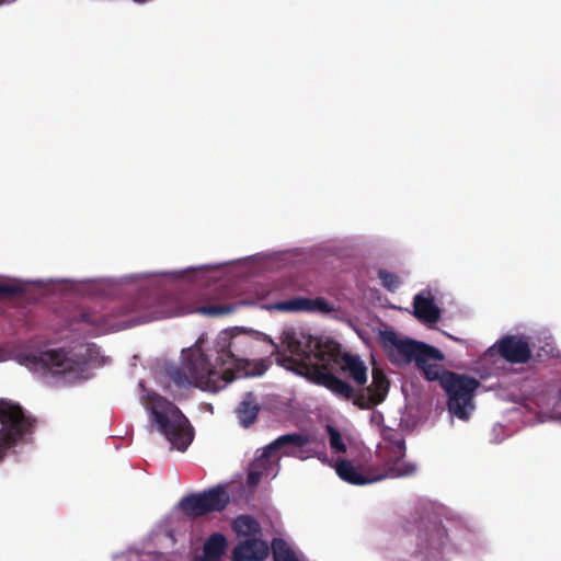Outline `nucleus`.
<instances>
[{"instance_id":"nucleus-1","label":"nucleus","mask_w":561,"mask_h":561,"mask_svg":"<svg viewBox=\"0 0 561 561\" xmlns=\"http://www.w3.org/2000/svg\"><path fill=\"white\" fill-rule=\"evenodd\" d=\"M278 288L276 283L255 284L242 291L238 299L222 302L234 298V295L226 285H218L202 293L203 305H183L176 296L141 298L118 313L108 316L94 312L84 313L82 321L92 327L93 333L105 334L140 323L188 313H199L211 318L230 316L247 307H257L268 312L279 313L316 312L327 314L335 310L334 305L322 297L297 296L287 300L270 302L271 298L277 296Z\"/></svg>"},{"instance_id":"nucleus-2","label":"nucleus","mask_w":561,"mask_h":561,"mask_svg":"<svg viewBox=\"0 0 561 561\" xmlns=\"http://www.w3.org/2000/svg\"><path fill=\"white\" fill-rule=\"evenodd\" d=\"M283 341L286 343L290 356H280L278 362L286 369L306 376L323 385L335 396L342 399L354 398V403L367 409L382 402L389 390V381L382 371L374 368L371 385L354 397L348 383L335 377L342 371L357 386H364L368 379V368L358 355L342 354L340 345L329 337H313L302 331L285 329Z\"/></svg>"},{"instance_id":"nucleus-3","label":"nucleus","mask_w":561,"mask_h":561,"mask_svg":"<svg viewBox=\"0 0 561 561\" xmlns=\"http://www.w3.org/2000/svg\"><path fill=\"white\" fill-rule=\"evenodd\" d=\"M165 374L176 386L193 387L211 393L219 392L233 381L231 371L217 363L213 342L204 339H198L190 347L183 348L180 365H168Z\"/></svg>"},{"instance_id":"nucleus-4","label":"nucleus","mask_w":561,"mask_h":561,"mask_svg":"<svg viewBox=\"0 0 561 561\" xmlns=\"http://www.w3.org/2000/svg\"><path fill=\"white\" fill-rule=\"evenodd\" d=\"M280 341L284 351L280 352L279 345L267 334L253 330L247 327H232L221 330L213 340V347L217 354V363L224 365L231 371L233 380L243 377L261 376L267 367L264 362L249 360L245 356L252 352L254 342L268 343L272 347V353L277 354L276 362L280 356H290L286 343ZM283 367H285L283 365Z\"/></svg>"},{"instance_id":"nucleus-5","label":"nucleus","mask_w":561,"mask_h":561,"mask_svg":"<svg viewBox=\"0 0 561 561\" xmlns=\"http://www.w3.org/2000/svg\"><path fill=\"white\" fill-rule=\"evenodd\" d=\"M95 344H80L75 350H35L19 357L21 364L42 373L60 376L66 382L89 377L88 368L101 367L107 363Z\"/></svg>"},{"instance_id":"nucleus-6","label":"nucleus","mask_w":561,"mask_h":561,"mask_svg":"<svg viewBox=\"0 0 561 561\" xmlns=\"http://www.w3.org/2000/svg\"><path fill=\"white\" fill-rule=\"evenodd\" d=\"M323 463L335 468L336 474L344 481L364 485L381 479H394L415 472L414 463L405 458H319Z\"/></svg>"},{"instance_id":"nucleus-7","label":"nucleus","mask_w":561,"mask_h":561,"mask_svg":"<svg viewBox=\"0 0 561 561\" xmlns=\"http://www.w3.org/2000/svg\"><path fill=\"white\" fill-rule=\"evenodd\" d=\"M423 363L415 365L422 370L425 378L430 381L439 380L442 387L448 394V410L453 416L459 420H467L474 410L473 397L479 387V381L466 375H458L445 370L439 364L445 359L440 352V357H424Z\"/></svg>"},{"instance_id":"nucleus-8","label":"nucleus","mask_w":561,"mask_h":561,"mask_svg":"<svg viewBox=\"0 0 561 561\" xmlns=\"http://www.w3.org/2000/svg\"><path fill=\"white\" fill-rule=\"evenodd\" d=\"M141 400L148 411L150 427L162 434L173 450L184 453L194 437L193 428L184 414L157 393L149 392Z\"/></svg>"},{"instance_id":"nucleus-9","label":"nucleus","mask_w":561,"mask_h":561,"mask_svg":"<svg viewBox=\"0 0 561 561\" xmlns=\"http://www.w3.org/2000/svg\"><path fill=\"white\" fill-rule=\"evenodd\" d=\"M531 356L529 339L523 334L505 335L491 345L476 364L482 377L490 376L500 368L502 359L524 364Z\"/></svg>"},{"instance_id":"nucleus-10","label":"nucleus","mask_w":561,"mask_h":561,"mask_svg":"<svg viewBox=\"0 0 561 561\" xmlns=\"http://www.w3.org/2000/svg\"><path fill=\"white\" fill-rule=\"evenodd\" d=\"M377 341L387 353L391 363L401 366L410 363H423L424 357H440V351L434 346L419 342L392 330H382L377 335Z\"/></svg>"},{"instance_id":"nucleus-11","label":"nucleus","mask_w":561,"mask_h":561,"mask_svg":"<svg viewBox=\"0 0 561 561\" xmlns=\"http://www.w3.org/2000/svg\"><path fill=\"white\" fill-rule=\"evenodd\" d=\"M27 421L20 405L0 400V456L15 454L24 442Z\"/></svg>"},{"instance_id":"nucleus-12","label":"nucleus","mask_w":561,"mask_h":561,"mask_svg":"<svg viewBox=\"0 0 561 561\" xmlns=\"http://www.w3.org/2000/svg\"><path fill=\"white\" fill-rule=\"evenodd\" d=\"M229 502L230 495L225 486L216 485L203 492L183 496L178 506L186 517L195 519L224 511Z\"/></svg>"},{"instance_id":"nucleus-13","label":"nucleus","mask_w":561,"mask_h":561,"mask_svg":"<svg viewBox=\"0 0 561 561\" xmlns=\"http://www.w3.org/2000/svg\"><path fill=\"white\" fill-rule=\"evenodd\" d=\"M307 436L299 433L285 434L256 450V456H273L304 453Z\"/></svg>"},{"instance_id":"nucleus-14","label":"nucleus","mask_w":561,"mask_h":561,"mask_svg":"<svg viewBox=\"0 0 561 561\" xmlns=\"http://www.w3.org/2000/svg\"><path fill=\"white\" fill-rule=\"evenodd\" d=\"M413 311L419 321L427 327L434 325L440 318V309L434 301L430 289H424L413 298Z\"/></svg>"},{"instance_id":"nucleus-15","label":"nucleus","mask_w":561,"mask_h":561,"mask_svg":"<svg viewBox=\"0 0 561 561\" xmlns=\"http://www.w3.org/2000/svg\"><path fill=\"white\" fill-rule=\"evenodd\" d=\"M523 409L534 414V417H527L528 422L554 421L561 424V397L554 400L552 409L549 408V402L543 397L529 400L523 405Z\"/></svg>"},{"instance_id":"nucleus-16","label":"nucleus","mask_w":561,"mask_h":561,"mask_svg":"<svg viewBox=\"0 0 561 561\" xmlns=\"http://www.w3.org/2000/svg\"><path fill=\"white\" fill-rule=\"evenodd\" d=\"M270 553L267 543L259 538L240 541L231 551V561H263Z\"/></svg>"},{"instance_id":"nucleus-17","label":"nucleus","mask_w":561,"mask_h":561,"mask_svg":"<svg viewBox=\"0 0 561 561\" xmlns=\"http://www.w3.org/2000/svg\"><path fill=\"white\" fill-rule=\"evenodd\" d=\"M228 547V541L221 533L211 534L203 547V557L194 561H220Z\"/></svg>"},{"instance_id":"nucleus-18","label":"nucleus","mask_w":561,"mask_h":561,"mask_svg":"<svg viewBox=\"0 0 561 561\" xmlns=\"http://www.w3.org/2000/svg\"><path fill=\"white\" fill-rule=\"evenodd\" d=\"M176 278H184L190 282H201L203 284L210 285L216 283L220 276L219 271L211 266L198 267V268H186L183 271H176L172 273Z\"/></svg>"},{"instance_id":"nucleus-19","label":"nucleus","mask_w":561,"mask_h":561,"mask_svg":"<svg viewBox=\"0 0 561 561\" xmlns=\"http://www.w3.org/2000/svg\"><path fill=\"white\" fill-rule=\"evenodd\" d=\"M280 458H253L249 465V472L247 478V484L251 488L256 486L261 479L265 476H270L275 465L274 460Z\"/></svg>"},{"instance_id":"nucleus-20","label":"nucleus","mask_w":561,"mask_h":561,"mask_svg":"<svg viewBox=\"0 0 561 561\" xmlns=\"http://www.w3.org/2000/svg\"><path fill=\"white\" fill-rule=\"evenodd\" d=\"M260 407L252 393H247L238 405L236 413L240 424L249 427L255 421Z\"/></svg>"},{"instance_id":"nucleus-21","label":"nucleus","mask_w":561,"mask_h":561,"mask_svg":"<svg viewBox=\"0 0 561 561\" xmlns=\"http://www.w3.org/2000/svg\"><path fill=\"white\" fill-rule=\"evenodd\" d=\"M232 528L239 537L245 536L255 538L256 535L261 534L259 522L250 515L238 516L233 520Z\"/></svg>"},{"instance_id":"nucleus-22","label":"nucleus","mask_w":561,"mask_h":561,"mask_svg":"<svg viewBox=\"0 0 561 561\" xmlns=\"http://www.w3.org/2000/svg\"><path fill=\"white\" fill-rule=\"evenodd\" d=\"M272 553L274 561H300L288 543L282 538L273 539Z\"/></svg>"},{"instance_id":"nucleus-23","label":"nucleus","mask_w":561,"mask_h":561,"mask_svg":"<svg viewBox=\"0 0 561 561\" xmlns=\"http://www.w3.org/2000/svg\"><path fill=\"white\" fill-rule=\"evenodd\" d=\"M378 277L382 286L390 291H396L402 284L398 275L386 270H380L378 272Z\"/></svg>"},{"instance_id":"nucleus-24","label":"nucleus","mask_w":561,"mask_h":561,"mask_svg":"<svg viewBox=\"0 0 561 561\" xmlns=\"http://www.w3.org/2000/svg\"><path fill=\"white\" fill-rule=\"evenodd\" d=\"M329 443L334 453L342 454L346 451V445L344 444L340 433L333 427H328Z\"/></svg>"},{"instance_id":"nucleus-25","label":"nucleus","mask_w":561,"mask_h":561,"mask_svg":"<svg viewBox=\"0 0 561 561\" xmlns=\"http://www.w3.org/2000/svg\"><path fill=\"white\" fill-rule=\"evenodd\" d=\"M15 0H0V7L14 2Z\"/></svg>"},{"instance_id":"nucleus-26","label":"nucleus","mask_w":561,"mask_h":561,"mask_svg":"<svg viewBox=\"0 0 561 561\" xmlns=\"http://www.w3.org/2000/svg\"><path fill=\"white\" fill-rule=\"evenodd\" d=\"M398 450H399L400 453H401V451H402V453L404 451V444H403L402 442H399V444H398Z\"/></svg>"},{"instance_id":"nucleus-27","label":"nucleus","mask_w":561,"mask_h":561,"mask_svg":"<svg viewBox=\"0 0 561 561\" xmlns=\"http://www.w3.org/2000/svg\"><path fill=\"white\" fill-rule=\"evenodd\" d=\"M448 337H449V339H451V340H454V341H456V342H459V343H462V342H463L462 340H460V339H458V337H455V336H453V335H450V334H448Z\"/></svg>"},{"instance_id":"nucleus-28","label":"nucleus","mask_w":561,"mask_h":561,"mask_svg":"<svg viewBox=\"0 0 561 561\" xmlns=\"http://www.w3.org/2000/svg\"><path fill=\"white\" fill-rule=\"evenodd\" d=\"M5 359H7V355L2 351H0V362H3Z\"/></svg>"},{"instance_id":"nucleus-29","label":"nucleus","mask_w":561,"mask_h":561,"mask_svg":"<svg viewBox=\"0 0 561 561\" xmlns=\"http://www.w3.org/2000/svg\"><path fill=\"white\" fill-rule=\"evenodd\" d=\"M260 259H261V256H253L251 260H252V261H257V260H260Z\"/></svg>"}]
</instances>
